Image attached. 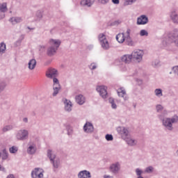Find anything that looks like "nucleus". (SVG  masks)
Here are the masks:
<instances>
[{"label": "nucleus", "instance_id": "obj_54", "mask_svg": "<svg viewBox=\"0 0 178 178\" xmlns=\"http://www.w3.org/2000/svg\"><path fill=\"white\" fill-rule=\"evenodd\" d=\"M131 30L129 29H128L127 30V37H130V33H131Z\"/></svg>", "mask_w": 178, "mask_h": 178}, {"label": "nucleus", "instance_id": "obj_26", "mask_svg": "<svg viewBox=\"0 0 178 178\" xmlns=\"http://www.w3.org/2000/svg\"><path fill=\"white\" fill-rule=\"evenodd\" d=\"M116 40L118 41V42H119L120 44H123L124 42L125 41V38L126 37H124V33H118L116 37Z\"/></svg>", "mask_w": 178, "mask_h": 178}, {"label": "nucleus", "instance_id": "obj_18", "mask_svg": "<svg viewBox=\"0 0 178 178\" xmlns=\"http://www.w3.org/2000/svg\"><path fill=\"white\" fill-rule=\"evenodd\" d=\"M118 96L124 98V101H127L129 99V97H127V94L126 93V90L123 88H120L118 90Z\"/></svg>", "mask_w": 178, "mask_h": 178}, {"label": "nucleus", "instance_id": "obj_14", "mask_svg": "<svg viewBox=\"0 0 178 178\" xmlns=\"http://www.w3.org/2000/svg\"><path fill=\"white\" fill-rule=\"evenodd\" d=\"M31 177L32 178H43L44 174H42V172L40 171L39 168H36L31 172Z\"/></svg>", "mask_w": 178, "mask_h": 178}, {"label": "nucleus", "instance_id": "obj_35", "mask_svg": "<svg viewBox=\"0 0 178 178\" xmlns=\"http://www.w3.org/2000/svg\"><path fill=\"white\" fill-rule=\"evenodd\" d=\"M18 149H19L16 146H13L9 148V151H10V154H16V152H17Z\"/></svg>", "mask_w": 178, "mask_h": 178}, {"label": "nucleus", "instance_id": "obj_52", "mask_svg": "<svg viewBox=\"0 0 178 178\" xmlns=\"http://www.w3.org/2000/svg\"><path fill=\"white\" fill-rule=\"evenodd\" d=\"M93 48H94V45L92 44H89L87 46V49H88L89 51H91Z\"/></svg>", "mask_w": 178, "mask_h": 178}, {"label": "nucleus", "instance_id": "obj_38", "mask_svg": "<svg viewBox=\"0 0 178 178\" xmlns=\"http://www.w3.org/2000/svg\"><path fill=\"white\" fill-rule=\"evenodd\" d=\"M152 65L154 67H158L161 66V61H159V60H155L152 62Z\"/></svg>", "mask_w": 178, "mask_h": 178}, {"label": "nucleus", "instance_id": "obj_42", "mask_svg": "<svg viewBox=\"0 0 178 178\" xmlns=\"http://www.w3.org/2000/svg\"><path fill=\"white\" fill-rule=\"evenodd\" d=\"M144 173V172L143 171V170L140 169V168H136V176L140 177V176H142L141 175Z\"/></svg>", "mask_w": 178, "mask_h": 178}, {"label": "nucleus", "instance_id": "obj_11", "mask_svg": "<svg viewBox=\"0 0 178 178\" xmlns=\"http://www.w3.org/2000/svg\"><path fill=\"white\" fill-rule=\"evenodd\" d=\"M58 76V70L54 68H49L46 72V76L48 79H54Z\"/></svg>", "mask_w": 178, "mask_h": 178}, {"label": "nucleus", "instance_id": "obj_10", "mask_svg": "<svg viewBox=\"0 0 178 178\" xmlns=\"http://www.w3.org/2000/svg\"><path fill=\"white\" fill-rule=\"evenodd\" d=\"M63 102L65 105V112H72L73 108V104L72 102L66 98L63 99Z\"/></svg>", "mask_w": 178, "mask_h": 178}, {"label": "nucleus", "instance_id": "obj_5", "mask_svg": "<svg viewBox=\"0 0 178 178\" xmlns=\"http://www.w3.org/2000/svg\"><path fill=\"white\" fill-rule=\"evenodd\" d=\"M165 42L166 45H168V44H172V42H174V44L178 47V34L175 33H168Z\"/></svg>", "mask_w": 178, "mask_h": 178}, {"label": "nucleus", "instance_id": "obj_20", "mask_svg": "<svg viewBox=\"0 0 178 178\" xmlns=\"http://www.w3.org/2000/svg\"><path fill=\"white\" fill-rule=\"evenodd\" d=\"M94 2H95V0H82L80 3L81 6L91 8L94 5Z\"/></svg>", "mask_w": 178, "mask_h": 178}, {"label": "nucleus", "instance_id": "obj_9", "mask_svg": "<svg viewBox=\"0 0 178 178\" xmlns=\"http://www.w3.org/2000/svg\"><path fill=\"white\" fill-rule=\"evenodd\" d=\"M148 22V17H147V15H142L137 18L136 24H138V26H144L145 24H147Z\"/></svg>", "mask_w": 178, "mask_h": 178}, {"label": "nucleus", "instance_id": "obj_43", "mask_svg": "<svg viewBox=\"0 0 178 178\" xmlns=\"http://www.w3.org/2000/svg\"><path fill=\"white\" fill-rule=\"evenodd\" d=\"M172 72L178 76V65H175L171 68Z\"/></svg>", "mask_w": 178, "mask_h": 178}, {"label": "nucleus", "instance_id": "obj_21", "mask_svg": "<svg viewBox=\"0 0 178 178\" xmlns=\"http://www.w3.org/2000/svg\"><path fill=\"white\" fill-rule=\"evenodd\" d=\"M170 17L172 22V23H175V24H178V15L176 11H172L170 13Z\"/></svg>", "mask_w": 178, "mask_h": 178}, {"label": "nucleus", "instance_id": "obj_27", "mask_svg": "<svg viewBox=\"0 0 178 178\" xmlns=\"http://www.w3.org/2000/svg\"><path fill=\"white\" fill-rule=\"evenodd\" d=\"M9 22L13 24H17V23H22V22H23V19L20 17H12L10 18Z\"/></svg>", "mask_w": 178, "mask_h": 178}, {"label": "nucleus", "instance_id": "obj_59", "mask_svg": "<svg viewBox=\"0 0 178 178\" xmlns=\"http://www.w3.org/2000/svg\"><path fill=\"white\" fill-rule=\"evenodd\" d=\"M27 29H28L29 30H34V28H30V26H27Z\"/></svg>", "mask_w": 178, "mask_h": 178}, {"label": "nucleus", "instance_id": "obj_36", "mask_svg": "<svg viewBox=\"0 0 178 178\" xmlns=\"http://www.w3.org/2000/svg\"><path fill=\"white\" fill-rule=\"evenodd\" d=\"M6 88V83L5 81H0V92H2Z\"/></svg>", "mask_w": 178, "mask_h": 178}, {"label": "nucleus", "instance_id": "obj_8", "mask_svg": "<svg viewBox=\"0 0 178 178\" xmlns=\"http://www.w3.org/2000/svg\"><path fill=\"white\" fill-rule=\"evenodd\" d=\"M97 92L99 93L100 97H102L104 99L108 97V88L105 86H99L96 88Z\"/></svg>", "mask_w": 178, "mask_h": 178}, {"label": "nucleus", "instance_id": "obj_34", "mask_svg": "<svg viewBox=\"0 0 178 178\" xmlns=\"http://www.w3.org/2000/svg\"><path fill=\"white\" fill-rule=\"evenodd\" d=\"M13 129V126L12 125H6L3 128V133H6V131H10V130Z\"/></svg>", "mask_w": 178, "mask_h": 178}, {"label": "nucleus", "instance_id": "obj_13", "mask_svg": "<svg viewBox=\"0 0 178 178\" xmlns=\"http://www.w3.org/2000/svg\"><path fill=\"white\" fill-rule=\"evenodd\" d=\"M110 172L113 175H118L119 170H120V164L119 163H113L110 166Z\"/></svg>", "mask_w": 178, "mask_h": 178}, {"label": "nucleus", "instance_id": "obj_63", "mask_svg": "<svg viewBox=\"0 0 178 178\" xmlns=\"http://www.w3.org/2000/svg\"><path fill=\"white\" fill-rule=\"evenodd\" d=\"M0 158H1V153H0Z\"/></svg>", "mask_w": 178, "mask_h": 178}, {"label": "nucleus", "instance_id": "obj_25", "mask_svg": "<svg viewBox=\"0 0 178 178\" xmlns=\"http://www.w3.org/2000/svg\"><path fill=\"white\" fill-rule=\"evenodd\" d=\"M28 65L29 70H34V69H35V66H37V60H35L34 58H32L29 60Z\"/></svg>", "mask_w": 178, "mask_h": 178}, {"label": "nucleus", "instance_id": "obj_50", "mask_svg": "<svg viewBox=\"0 0 178 178\" xmlns=\"http://www.w3.org/2000/svg\"><path fill=\"white\" fill-rule=\"evenodd\" d=\"M109 2V0H100V3H102V5H106Z\"/></svg>", "mask_w": 178, "mask_h": 178}, {"label": "nucleus", "instance_id": "obj_28", "mask_svg": "<svg viewBox=\"0 0 178 178\" xmlns=\"http://www.w3.org/2000/svg\"><path fill=\"white\" fill-rule=\"evenodd\" d=\"M125 42L127 45H129V47H133L134 45V42L133 41L131 37L130 36L125 37Z\"/></svg>", "mask_w": 178, "mask_h": 178}, {"label": "nucleus", "instance_id": "obj_24", "mask_svg": "<svg viewBox=\"0 0 178 178\" xmlns=\"http://www.w3.org/2000/svg\"><path fill=\"white\" fill-rule=\"evenodd\" d=\"M37 151V147H35V145H30L29 147L27 148V153L29 155H34Z\"/></svg>", "mask_w": 178, "mask_h": 178}, {"label": "nucleus", "instance_id": "obj_23", "mask_svg": "<svg viewBox=\"0 0 178 178\" xmlns=\"http://www.w3.org/2000/svg\"><path fill=\"white\" fill-rule=\"evenodd\" d=\"M124 141H126L127 144L130 145V147H134V145H137V140L132 139L131 138H124Z\"/></svg>", "mask_w": 178, "mask_h": 178}, {"label": "nucleus", "instance_id": "obj_47", "mask_svg": "<svg viewBox=\"0 0 178 178\" xmlns=\"http://www.w3.org/2000/svg\"><path fill=\"white\" fill-rule=\"evenodd\" d=\"M53 84H60L59 79H58V78H56V76L53 78Z\"/></svg>", "mask_w": 178, "mask_h": 178}, {"label": "nucleus", "instance_id": "obj_64", "mask_svg": "<svg viewBox=\"0 0 178 178\" xmlns=\"http://www.w3.org/2000/svg\"><path fill=\"white\" fill-rule=\"evenodd\" d=\"M134 108H136V105L134 106Z\"/></svg>", "mask_w": 178, "mask_h": 178}, {"label": "nucleus", "instance_id": "obj_61", "mask_svg": "<svg viewBox=\"0 0 178 178\" xmlns=\"http://www.w3.org/2000/svg\"><path fill=\"white\" fill-rule=\"evenodd\" d=\"M176 154L178 156V149L177 150Z\"/></svg>", "mask_w": 178, "mask_h": 178}, {"label": "nucleus", "instance_id": "obj_60", "mask_svg": "<svg viewBox=\"0 0 178 178\" xmlns=\"http://www.w3.org/2000/svg\"><path fill=\"white\" fill-rule=\"evenodd\" d=\"M137 178H144L143 176H139Z\"/></svg>", "mask_w": 178, "mask_h": 178}, {"label": "nucleus", "instance_id": "obj_1", "mask_svg": "<svg viewBox=\"0 0 178 178\" xmlns=\"http://www.w3.org/2000/svg\"><path fill=\"white\" fill-rule=\"evenodd\" d=\"M162 125L168 131H173V124L178 123V115H174L172 118H166L165 113H161L157 115Z\"/></svg>", "mask_w": 178, "mask_h": 178}, {"label": "nucleus", "instance_id": "obj_39", "mask_svg": "<svg viewBox=\"0 0 178 178\" xmlns=\"http://www.w3.org/2000/svg\"><path fill=\"white\" fill-rule=\"evenodd\" d=\"M105 138L106 141H113V136H112V134H107L105 136Z\"/></svg>", "mask_w": 178, "mask_h": 178}, {"label": "nucleus", "instance_id": "obj_37", "mask_svg": "<svg viewBox=\"0 0 178 178\" xmlns=\"http://www.w3.org/2000/svg\"><path fill=\"white\" fill-rule=\"evenodd\" d=\"M140 35L141 37H148V31H147L145 29H142L140 31Z\"/></svg>", "mask_w": 178, "mask_h": 178}, {"label": "nucleus", "instance_id": "obj_45", "mask_svg": "<svg viewBox=\"0 0 178 178\" xmlns=\"http://www.w3.org/2000/svg\"><path fill=\"white\" fill-rule=\"evenodd\" d=\"M89 68L90 69V70H95V69H97V65H95V63H91L90 65H89Z\"/></svg>", "mask_w": 178, "mask_h": 178}, {"label": "nucleus", "instance_id": "obj_46", "mask_svg": "<svg viewBox=\"0 0 178 178\" xmlns=\"http://www.w3.org/2000/svg\"><path fill=\"white\" fill-rule=\"evenodd\" d=\"M67 131L68 136H72V131H73V130L72 129V128L70 126L67 127Z\"/></svg>", "mask_w": 178, "mask_h": 178}, {"label": "nucleus", "instance_id": "obj_49", "mask_svg": "<svg viewBox=\"0 0 178 178\" xmlns=\"http://www.w3.org/2000/svg\"><path fill=\"white\" fill-rule=\"evenodd\" d=\"M5 18V13L0 11V20H2V19Z\"/></svg>", "mask_w": 178, "mask_h": 178}, {"label": "nucleus", "instance_id": "obj_32", "mask_svg": "<svg viewBox=\"0 0 178 178\" xmlns=\"http://www.w3.org/2000/svg\"><path fill=\"white\" fill-rule=\"evenodd\" d=\"M0 11L1 12H8V6L6 5V3H3L2 4H0Z\"/></svg>", "mask_w": 178, "mask_h": 178}, {"label": "nucleus", "instance_id": "obj_41", "mask_svg": "<svg viewBox=\"0 0 178 178\" xmlns=\"http://www.w3.org/2000/svg\"><path fill=\"white\" fill-rule=\"evenodd\" d=\"M145 172V173H152V172H154V167L149 166V167L146 168Z\"/></svg>", "mask_w": 178, "mask_h": 178}, {"label": "nucleus", "instance_id": "obj_57", "mask_svg": "<svg viewBox=\"0 0 178 178\" xmlns=\"http://www.w3.org/2000/svg\"><path fill=\"white\" fill-rule=\"evenodd\" d=\"M23 122H24V123H28L29 119L27 118H23Z\"/></svg>", "mask_w": 178, "mask_h": 178}, {"label": "nucleus", "instance_id": "obj_31", "mask_svg": "<svg viewBox=\"0 0 178 178\" xmlns=\"http://www.w3.org/2000/svg\"><path fill=\"white\" fill-rule=\"evenodd\" d=\"M5 51H6V44L2 42L0 43V54H5Z\"/></svg>", "mask_w": 178, "mask_h": 178}, {"label": "nucleus", "instance_id": "obj_33", "mask_svg": "<svg viewBox=\"0 0 178 178\" xmlns=\"http://www.w3.org/2000/svg\"><path fill=\"white\" fill-rule=\"evenodd\" d=\"M1 155L3 161H6V159H8V152L6 151V149H3L2 153H1Z\"/></svg>", "mask_w": 178, "mask_h": 178}, {"label": "nucleus", "instance_id": "obj_51", "mask_svg": "<svg viewBox=\"0 0 178 178\" xmlns=\"http://www.w3.org/2000/svg\"><path fill=\"white\" fill-rule=\"evenodd\" d=\"M113 3H114V5H119V3H120V0H111Z\"/></svg>", "mask_w": 178, "mask_h": 178}, {"label": "nucleus", "instance_id": "obj_29", "mask_svg": "<svg viewBox=\"0 0 178 178\" xmlns=\"http://www.w3.org/2000/svg\"><path fill=\"white\" fill-rule=\"evenodd\" d=\"M154 95L156 97H158V98H161V97H163V90L161 88H156L154 90Z\"/></svg>", "mask_w": 178, "mask_h": 178}, {"label": "nucleus", "instance_id": "obj_44", "mask_svg": "<svg viewBox=\"0 0 178 178\" xmlns=\"http://www.w3.org/2000/svg\"><path fill=\"white\" fill-rule=\"evenodd\" d=\"M24 40V35H21L17 40L16 44H22V41Z\"/></svg>", "mask_w": 178, "mask_h": 178}, {"label": "nucleus", "instance_id": "obj_53", "mask_svg": "<svg viewBox=\"0 0 178 178\" xmlns=\"http://www.w3.org/2000/svg\"><path fill=\"white\" fill-rule=\"evenodd\" d=\"M136 1H137V0H127V2L129 3V5H131V4L134 3V2H136Z\"/></svg>", "mask_w": 178, "mask_h": 178}, {"label": "nucleus", "instance_id": "obj_58", "mask_svg": "<svg viewBox=\"0 0 178 178\" xmlns=\"http://www.w3.org/2000/svg\"><path fill=\"white\" fill-rule=\"evenodd\" d=\"M6 178H15V175L10 174Z\"/></svg>", "mask_w": 178, "mask_h": 178}, {"label": "nucleus", "instance_id": "obj_3", "mask_svg": "<svg viewBox=\"0 0 178 178\" xmlns=\"http://www.w3.org/2000/svg\"><path fill=\"white\" fill-rule=\"evenodd\" d=\"M47 158H49L51 163L52 164L54 171L55 172V169H58V168H59V165H60V160L56 158V154H55L51 149L47 150Z\"/></svg>", "mask_w": 178, "mask_h": 178}, {"label": "nucleus", "instance_id": "obj_22", "mask_svg": "<svg viewBox=\"0 0 178 178\" xmlns=\"http://www.w3.org/2000/svg\"><path fill=\"white\" fill-rule=\"evenodd\" d=\"M121 62L124 63L129 64L131 62V54H124L120 58Z\"/></svg>", "mask_w": 178, "mask_h": 178}, {"label": "nucleus", "instance_id": "obj_6", "mask_svg": "<svg viewBox=\"0 0 178 178\" xmlns=\"http://www.w3.org/2000/svg\"><path fill=\"white\" fill-rule=\"evenodd\" d=\"M99 41L103 49H109V42L106 39V36L104 33H100L98 36Z\"/></svg>", "mask_w": 178, "mask_h": 178}, {"label": "nucleus", "instance_id": "obj_48", "mask_svg": "<svg viewBox=\"0 0 178 178\" xmlns=\"http://www.w3.org/2000/svg\"><path fill=\"white\" fill-rule=\"evenodd\" d=\"M36 16H37V17H39V19H42V13H41V11H38L36 13Z\"/></svg>", "mask_w": 178, "mask_h": 178}, {"label": "nucleus", "instance_id": "obj_55", "mask_svg": "<svg viewBox=\"0 0 178 178\" xmlns=\"http://www.w3.org/2000/svg\"><path fill=\"white\" fill-rule=\"evenodd\" d=\"M42 49H45V46L40 45L39 46V51H42Z\"/></svg>", "mask_w": 178, "mask_h": 178}, {"label": "nucleus", "instance_id": "obj_19", "mask_svg": "<svg viewBox=\"0 0 178 178\" xmlns=\"http://www.w3.org/2000/svg\"><path fill=\"white\" fill-rule=\"evenodd\" d=\"M75 101L79 105H84L86 104V97L83 95H78L75 97Z\"/></svg>", "mask_w": 178, "mask_h": 178}, {"label": "nucleus", "instance_id": "obj_30", "mask_svg": "<svg viewBox=\"0 0 178 178\" xmlns=\"http://www.w3.org/2000/svg\"><path fill=\"white\" fill-rule=\"evenodd\" d=\"M108 102L111 105L112 109H116L118 108V105H116V103H115V99L110 97L108 99Z\"/></svg>", "mask_w": 178, "mask_h": 178}, {"label": "nucleus", "instance_id": "obj_40", "mask_svg": "<svg viewBox=\"0 0 178 178\" xmlns=\"http://www.w3.org/2000/svg\"><path fill=\"white\" fill-rule=\"evenodd\" d=\"M156 112L159 113L160 112H162V111H163V106L161 104H157L156 106Z\"/></svg>", "mask_w": 178, "mask_h": 178}, {"label": "nucleus", "instance_id": "obj_62", "mask_svg": "<svg viewBox=\"0 0 178 178\" xmlns=\"http://www.w3.org/2000/svg\"><path fill=\"white\" fill-rule=\"evenodd\" d=\"M170 74H172V72H170Z\"/></svg>", "mask_w": 178, "mask_h": 178}, {"label": "nucleus", "instance_id": "obj_4", "mask_svg": "<svg viewBox=\"0 0 178 178\" xmlns=\"http://www.w3.org/2000/svg\"><path fill=\"white\" fill-rule=\"evenodd\" d=\"M143 55L144 52L142 50H135L131 53V58L134 62H138V63H140V62L143 60Z\"/></svg>", "mask_w": 178, "mask_h": 178}, {"label": "nucleus", "instance_id": "obj_16", "mask_svg": "<svg viewBox=\"0 0 178 178\" xmlns=\"http://www.w3.org/2000/svg\"><path fill=\"white\" fill-rule=\"evenodd\" d=\"M62 90V86H60V83H53V93L52 95L54 97H56L59 94V91Z\"/></svg>", "mask_w": 178, "mask_h": 178}, {"label": "nucleus", "instance_id": "obj_56", "mask_svg": "<svg viewBox=\"0 0 178 178\" xmlns=\"http://www.w3.org/2000/svg\"><path fill=\"white\" fill-rule=\"evenodd\" d=\"M0 170L1 171V172H6V169H5V168L4 167H2V166H1L0 165Z\"/></svg>", "mask_w": 178, "mask_h": 178}, {"label": "nucleus", "instance_id": "obj_2", "mask_svg": "<svg viewBox=\"0 0 178 178\" xmlns=\"http://www.w3.org/2000/svg\"><path fill=\"white\" fill-rule=\"evenodd\" d=\"M49 44L50 47L47 48V56H54L56 54L59 47H60L61 42L59 40L51 39Z\"/></svg>", "mask_w": 178, "mask_h": 178}, {"label": "nucleus", "instance_id": "obj_17", "mask_svg": "<svg viewBox=\"0 0 178 178\" xmlns=\"http://www.w3.org/2000/svg\"><path fill=\"white\" fill-rule=\"evenodd\" d=\"M78 178H91V172L87 170L80 171L78 173Z\"/></svg>", "mask_w": 178, "mask_h": 178}, {"label": "nucleus", "instance_id": "obj_15", "mask_svg": "<svg viewBox=\"0 0 178 178\" xmlns=\"http://www.w3.org/2000/svg\"><path fill=\"white\" fill-rule=\"evenodd\" d=\"M117 131L120 134H122V137H125V138L129 137V130L127 129V128H126L124 127H118L117 128Z\"/></svg>", "mask_w": 178, "mask_h": 178}, {"label": "nucleus", "instance_id": "obj_7", "mask_svg": "<svg viewBox=\"0 0 178 178\" xmlns=\"http://www.w3.org/2000/svg\"><path fill=\"white\" fill-rule=\"evenodd\" d=\"M17 140L19 141H24L29 138V131L26 129H20L16 134Z\"/></svg>", "mask_w": 178, "mask_h": 178}, {"label": "nucleus", "instance_id": "obj_12", "mask_svg": "<svg viewBox=\"0 0 178 178\" xmlns=\"http://www.w3.org/2000/svg\"><path fill=\"white\" fill-rule=\"evenodd\" d=\"M83 131L91 134L94 131V125H92V123L87 122L83 126Z\"/></svg>", "mask_w": 178, "mask_h": 178}]
</instances>
